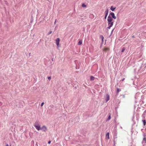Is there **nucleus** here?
<instances>
[{
  "label": "nucleus",
  "instance_id": "nucleus-1",
  "mask_svg": "<svg viewBox=\"0 0 146 146\" xmlns=\"http://www.w3.org/2000/svg\"><path fill=\"white\" fill-rule=\"evenodd\" d=\"M107 21L108 26L107 27V28L108 29H110L114 23L113 21V19L110 16V15H109L108 16Z\"/></svg>",
  "mask_w": 146,
  "mask_h": 146
},
{
  "label": "nucleus",
  "instance_id": "nucleus-2",
  "mask_svg": "<svg viewBox=\"0 0 146 146\" xmlns=\"http://www.w3.org/2000/svg\"><path fill=\"white\" fill-rule=\"evenodd\" d=\"M34 125L35 128L38 130H40V127L39 125V122L38 121H36L34 123Z\"/></svg>",
  "mask_w": 146,
  "mask_h": 146
},
{
  "label": "nucleus",
  "instance_id": "nucleus-3",
  "mask_svg": "<svg viewBox=\"0 0 146 146\" xmlns=\"http://www.w3.org/2000/svg\"><path fill=\"white\" fill-rule=\"evenodd\" d=\"M59 41H60L59 38H58L56 39V43L57 46L58 48L59 47Z\"/></svg>",
  "mask_w": 146,
  "mask_h": 146
},
{
  "label": "nucleus",
  "instance_id": "nucleus-4",
  "mask_svg": "<svg viewBox=\"0 0 146 146\" xmlns=\"http://www.w3.org/2000/svg\"><path fill=\"white\" fill-rule=\"evenodd\" d=\"M109 12V10L107 9H106L105 12V16L104 17V19H106L108 15Z\"/></svg>",
  "mask_w": 146,
  "mask_h": 146
},
{
  "label": "nucleus",
  "instance_id": "nucleus-5",
  "mask_svg": "<svg viewBox=\"0 0 146 146\" xmlns=\"http://www.w3.org/2000/svg\"><path fill=\"white\" fill-rule=\"evenodd\" d=\"M109 15H110L112 16V18L114 19H115L116 18V16H115L114 13L113 12H111L110 13Z\"/></svg>",
  "mask_w": 146,
  "mask_h": 146
},
{
  "label": "nucleus",
  "instance_id": "nucleus-6",
  "mask_svg": "<svg viewBox=\"0 0 146 146\" xmlns=\"http://www.w3.org/2000/svg\"><path fill=\"white\" fill-rule=\"evenodd\" d=\"M109 100H110V96L108 94H106V102H107Z\"/></svg>",
  "mask_w": 146,
  "mask_h": 146
},
{
  "label": "nucleus",
  "instance_id": "nucleus-7",
  "mask_svg": "<svg viewBox=\"0 0 146 146\" xmlns=\"http://www.w3.org/2000/svg\"><path fill=\"white\" fill-rule=\"evenodd\" d=\"M40 129L42 130L43 131H45L47 129V128L45 126H43L42 127H40Z\"/></svg>",
  "mask_w": 146,
  "mask_h": 146
},
{
  "label": "nucleus",
  "instance_id": "nucleus-8",
  "mask_svg": "<svg viewBox=\"0 0 146 146\" xmlns=\"http://www.w3.org/2000/svg\"><path fill=\"white\" fill-rule=\"evenodd\" d=\"M106 137H107L108 139H110L109 137V132H108L106 134Z\"/></svg>",
  "mask_w": 146,
  "mask_h": 146
},
{
  "label": "nucleus",
  "instance_id": "nucleus-9",
  "mask_svg": "<svg viewBox=\"0 0 146 146\" xmlns=\"http://www.w3.org/2000/svg\"><path fill=\"white\" fill-rule=\"evenodd\" d=\"M142 143H146V138L144 137L143 138V140L142 141Z\"/></svg>",
  "mask_w": 146,
  "mask_h": 146
},
{
  "label": "nucleus",
  "instance_id": "nucleus-10",
  "mask_svg": "<svg viewBox=\"0 0 146 146\" xmlns=\"http://www.w3.org/2000/svg\"><path fill=\"white\" fill-rule=\"evenodd\" d=\"M115 9V7L113 8L112 6H111L110 8L111 10L112 11H114Z\"/></svg>",
  "mask_w": 146,
  "mask_h": 146
},
{
  "label": "nucleus",
  "instance_id": "nucleus-11",
  "mask_svg": "<svg viewBox=\"0 0 146 146\" xmlns=\"http://www.w3.org/2000/svg\"><path fill=\"white\" fill-rule=\"evenodd\" d=\"M82 44V41L80 40L78 43V45H80Z\"/></svg>",
  "mask_w": 146,
  "mask_h": 146
},
{
  "label": "nucleus",
  "instance_id": "nucleus-12",
  "mask_svg": "<svg viewBox=\"0 0 146 146\" xmlns=\"http://www.w3.org/2000/svg\"><path fill=\"white\" fill-rule=\"evenodd\" d=\"M94 79V77L92 76H91L90 77V80L91 81L93 80Z\"/></svg>",
  "mask_w": 146,
  "mask_h": 146
},
{
  "label": "nucleus",
  "instance_id": "nucleus-13",
  "mask_svg": "<svg viewBox=\"0 0 146 146\" xmlns=\"http://www.w3.org/2000/svg\"><path fill=\"white\" fill-rule=\"evenodd\" d=\"M111 119V115H110V114L108 116V118L107 119V121L109 120L110 119Z\"/></svg>",
  "mask_w": 146,
  "mask_h": 146
},
{
  "label": "nucleus",
  "instance_id": "nucleus-14",
  "mask_svg": "<svg viewBox=\"0 0 146 146\" xmlns=\"http://www.w3.org/2000/svg\"><path fill=\"white\" fill-rule=\"evenodd\" d=\"M143 125H145L146 124V121L145 119L143 120Z\"/></svg>",
  "mask_w": 146,
  "mask_h": 146
},
{
  "label": "nucleus",
  "instance_id": "nucleus-15",
  "mask_svg": "<svg viewBox=\"0 0 146 146\" xmlns=\"http://www.w3.org/2000/svg\"><path fill=\"white\" fill-rule=\"evenodd\" d=\"M121 91V90L119 88H117V92H119L120 91Z\"/></svg>",
  "mask_w": 146,
  "mask_h": 146
},
{
  "label": "nucleus",
  "instance_id": "nucleus-16",
  "mask_svg": "<svg viewBox=\"0 0 146 146\" xmlns=\"http://www.w3.org/2000/svg\"><path fill=\"white\" fill-rule=\"evenodd\" d=\"M125 50V48L124 47L122 49L121 52H124Z\"/></svg>",
  "mask_w": 146,
  "mask_h": 146
},
{
  "label": "nucleus",
  "instance_id": "nucleus-17",
  "mask_svg": "<svg viewBox=\"0 0 146 146\" xmlns=\"http://www.w3.org/2000/svg\"><path fill=\"white\" fill-rule=\"evenodd\" d=\"M117 138V137L116 136H115L114 137V140H113V141H114V143H115V139H116Z\"/></svg>",
  "mask_w": 146,
  "mask_h": 146
},
{
  "label": "nucleus",
  "instance_id": "nucleus-18",
  "mask_svg": "<svg viewBox=\"0 0 146 146\" xmlns=\"http://www.w3.org/2000/svg\"><path fill=\"white\" fill-rule=\"evenodd\" d=\"M100 37H101V38H102V41H103V39L104 38V36H103L102 35H101L100 36Z\"/></svg>",
  "mask_w": 146,
  "mask_h": 146
},
{
  "label": "nucleus",
  "instance_id": "nucleus-19",
  "mask_svg": "<svg viewBox=\"0 0 146 146\" xmlns=\"http://www.w3.org/2000/svg\"><path fill=\"white\" fill-rule=\"evenodd\" d=\"M82 6L83 7H85L86 6V5L84 4H83L82 5Z\"/></svg>",
  "mask_w": 146,
  "mask_h": 146
},
{
  "label": "nucleus",
  "instance_id": "nucleus-20",
  "mask_svg": "<svg viewBox=\"0 0 146 146\" xmlns=\"http://www.w3.org/2000/svg\"><path fill=\"white\" fill-rule=\"evenodd\" d=\"M48 78L49 80H50L51 79V77L50 76L48 77Z\"/></svg>",
  "mask_w": 146,
  "mask_h": 146
},
{
  "label": "nucleus",
  "instance_id": "nucleus-21",
  "mask_svg": "<svg viewBox=\"0 0 146 146\" xmlns=\"http://www.w3.org/2000/svg\"><path fill=\"white\" fill-rule=\"evenodd\" d=\"M52 32V31H50L49 33H48V35H49L51 34Z\"/></svg>",
  "mask_w": 146,
  "mask_h": 146
},
{
  "label": "nucleus",
  "instance_id": "nucleus-22",
  "mask_svg": "<svg viewBox=\"0 0 146 146\" xmlns=\"http://www.w3.org/2000/svg\"><path fill=\"white\" fill-rule=\"evenodd\" d=\"M44 104V103L43 102L41 104V106H42Z\"/></svg>",
  "mask_w": 146,
  "mask_h": 146
},
{
  "label": "nucleus",
  "instance_id": "nucleus-23",
  "mask_svg": "<svg viewBox=\"0 0 146 146\" xmlns=\"http://www.w3.org/2000/svg\"><path fill=\"white\" fill-rule=\"evenodd\" d=\"M146 113V110H145L144 111V112H143V115H145V113Z\"/></svg>",
  "mask_w": 146,
  "mask_h": 146
},
{
  "label": "nucleus",
  "instance_id": "nucleus-24",
  "mask_svg": "<svg viewBox=\"0 0 146 146\" xmlns=\"http://www.w3.org/2000/svg\"><path fill=\"white\" fill-rule=\"evenodd\" d=\"M57 20L56 19L55 21V22H54V24H55L56 23V21Z\"/></svg>",
  "mask_w": 146,
  "mask_h": 146
},
{
  "label": "nucleus",
  "instance_id": "nucleus-25",
  "mask_svg": "<svg viewBox=\"0 0 146 146\" xmlns=\"http://www.w3.org/2000/svg\"><path fill=\"white\" fill-rule=\"evenodd\" d=\"M2 105V103L0 102V106H1Z\"/></svg>",
  "mask_w": 146,
  "mask_h": 146
},
{
  "label": "nucleus",
  "instance_id": "nucleus-26",
  "mask_svg": "<svg viewBox=\"0 0 146 146\" xmlns=\"http://www.w3.org/2000/svg\"><path fill=\"white\" fill-rule=\"evenodd\" d=\"M50 143H51V141H50L48 142V144H49Z\"/></svg>",
  "mask_w": 146,
  "mask_h": 146
},
{
  "label": "nucleus",
  "instance_id": "nucleus-27",
  "mask_svg": "<svg viewBox=\"0 0 146 146\" xmlns=\"http://www.w3.org/2000/svg\"><path fill=\"white\" fill-rule=\"evenodd\" d=\"M113 30H114V29H113L112 30V31H111V34L112 33H113Z\"/></svg>",
  "mask_w": 146,
  "mask_h": 146
},
{
  "label": "nucleus",
  "instance_id": "nucleus-28",
  "mask_svg": "<svg viewBox=\"0 0 146 146\" xmlns=\"http://www.w3.org/2000/svg\"><path fill=\"white\" fill-rule=\"evenodd\" d=\"M6 146H9L8 144H6Z\"/></svg>",
  "mask_w": 146,
  "mask_h": 146
},
{
  "label": "nucleus",
  "instance_id": "nucleus-29",
  "mask_svg": "<svg viewBox=\"0 0 146 146\" xmlns=\"http://www.w3.org/2000/svg\"><path fill=\"white\" fill-rule=\"evenodd\" d=\"M125 80V78H123L122 80V81H123L124 80Z\"/></svg>",
  "mask_w": 146,
  "mask_h": 146
},
{
  "label": "nucleus",
  "instance_id": "nucleus-30",
  "mask_svg": "<svg viewBox=\"0 0 146 146\" xmlns=\"http://www.w3.org/2000/svg\"><path fill=\"white\" fill-rule=\"evenodd\" d=\"M31 54V53H29V56H30Z\"/></svg>",
  "mask_w": 146,
  "mask_h": 146
},
{
  "label": "nucleus",
  "instance_id": "nucleus-31",
  "mask_svg": "<svg viewBox=\"0 0 146 146\" xmlns=\"http://www.w3.org/2000/svg\"><path fill=\"white\" fill-rule=\"evenodd\" d=\"M132 37H133L134 38V36H132Z\"/></svg>",
  "mask_w": 146,
  "mask_h": 146
}]
</instances>
